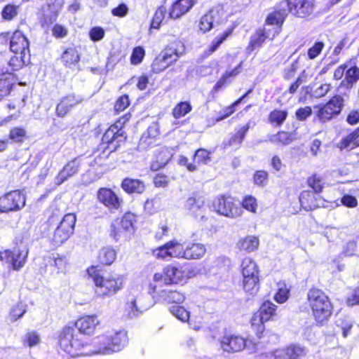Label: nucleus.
I'll return each mask as SVG.
<instances>
[{"label":"nucleus","instance_id":"nucleus-55","mask_svg":"<svg viewBox=\"0 0 359 359\" xmlns=\"http://www.w3.org/2000/svg\"><path fill=\"white\" fill-rule=\"evenodd\" d=\"M267 320H264L263 316L259 312L255 313L251 318V325L256 331L259 338L261 337L260 334H262L264 330V323Z\"/></svg>","mask_w":359,"mask_h":359},{"label":"nucleus","instance_id":"nucleus-8","mask_svg":"<svg viewBox=\"0 0 359 359\" xmlns=\"http://www.w3.org/2000/svg\"><path fill=\"white\" fill-rule=\"evenodd\" d=\"M123 139V131L121 129H118L117 125L111 126L103 135L102 143L97 151H93V154H95L97 152L102 150V153L99 154L98 156L102 158H107L109 153L116 149L117 143L122 142Z\"/></svg>","mask_w":359,"mask_h":359},{"label":"nucleus","instance_id":"nucleus-21","mask_svg":"<svg viewBox=\"0 0 359 359\" xmlns=\"http://www.w3.org/2000/svg\"><path fill=\"white\" fill-rule=\"evenodd\" d=\"M184 207L189 213L196 217L203 220L205 218V201L203 197L191 196L187 198Z\"/></svg>","mask_w":359,"mask_h":359},{"label":"nucleus","instance_id":"nucleus-47","mask_svg":"<svg viewBox=\"0 0 359 359\" xmlns=\"http://www.w3.org/2000/svg\"><path fill=\"white\" fill-rule=\"evenodd\" d=\"M277 306L270 301L264 302L259 308V313L263 316L264 320H269L276 316Z\"/></svg>","mask_w":359,"mask_h":359},{"label":"nucleus","instance_id":"nucleus-5","mask_svg":"<svg viewBox=\"0 0 359 359\" xmlns=\"http://www.w3.org/2000/svg\"><path fill=\"white\" fill-rule=\"evenodd\" d=\"M243 290L250 294H255L259 287V268L250 257H245L241 264Z\"/></svg>","mask_w":359,"mask_h":359},{"label":"nucleus","instance_id":"nucleus-12","mask_svg":"<svg viewBox=\"0 0 359 359\" xmlns=\"http://www.w3.org/2000/svg\"><path fill=\"white\" fill-rule=\"evenodd\" d=\"M28 257V250L13 248L0 251V262L5 261L13 271H20L25 265Z\"/></svg>","mask_w":359,"mask_h":359},{"label":"nucleus","instance_id":"nucleus-29","mask_svg":"<svg viewBox=\"0 0 359 359\" xmlns=\"http://www.w3.org/2000/svg\"><path fill=\"white\" fill-rule=\"evenodd\" d=\"M62 5L63 4L60 3L57 0L47 3L46 8L48 13H43L42 15V23L50 25L55 22L62 8Z\"/></svg>","mask_w":359,"mask_h":359},{"label":"nucleus","instance_id":"nucleus-46","mask_svg":"<svg viewBox=\"0 0 359 359\" xmlns=\"http://www.w3.org/2000/svg\"><path fill=\"white\" fill-rule=\"evenodd\" d=\"M168 11L167 8L163 6H159L153 17V19L151 20V28L154 29H158L160 27L161 24L164 21L169 20L170 18H168Z\"/></svg>","mask_w":359,"mask_h":359},{"label":"nucleus","instance_id":"nucleus-44","mask_svg":"<svg viewBox=\"0 0 359 359\" xmlns=\"http://www.w3.org/2000/svg\"><path fill=\"white\" fill-rule=\"evenodd\" d=\"M160 297L168 303H182L185 299L184 294L176 290H162Z\"/></svg>","mask_w":359,"mask_h":359},{"label":"nucleus","instance_id":"nucleus-25","mask_svg":"<svg viewBox=\"0 0 359 359\" xmlns=\"http://www.w3.org/2000/svg\"><path fill=\"white\" fill-rule=\"evenodd\" d=\"M109 336L110 346L113 353L122 350L128 343L127 332L123 329L114 330L108 334Z\"/></svg>","mask_w":359,"mask_h":359},{"label":"nucleus","instance_id":"nucleus-35","mask_svg":"<svg viewBox=\"0 0 359 359\" xmlns=\"http://www.w3.org/2000/svg\"><path fill=\"white\" fill-rule=\"evenodd\" d=\"M27 139V133L25 128L15 126L10 129L7 140L8 143L22 144Z\"/></svg>","mask_w":359,"mask_h":359},{"label":"nucleus","instance_id":"nucleus-56","mask_svg":"<svg viewBox=\"0 0 359 359\" xmlns=\"http://www.w3.org/2000/svg\"><path fill=\"white\" fill-rule=\"evenodd\" d=\"M289 294L290 290L286 285L284 283H279L278 284V291L274 296L275 300L279 304H283L287 300Z\"/></svg>","mask_w":359,"mask_h":359},{"label":"nucleus","instance_id":"nucleus-15","mask_svg":"<svg viewBox=\"0 0 359 359\" xmlns=\"http://www.w3.org/2000/svg\"><path fill=\"white\" fill-rule=\"evenodd\" d=\"M221 348L227 353H236L243 350L245 347L250 348L251 341H248L239 335L226 334L219 339Z\"/></svg>","mask_w":359,"mask_h":359},{"label":"nucleus","instance_id":"nucleus-54","mask_svg":"<svg viewBox=\"0 0 359 359\" xmlns=\"http://www.w3.org/2000/svg\"><path fill=\"white\" fill-rule=\"evenodd\" d=\"M170 246L172 257L185 259V247L178 241L174 240L167 243Z\"/></svg>","mask_w":359,"mask_h":359},{"label":"nucleus","instance_id":"nucleus-4","mask_svg":"<svg viewBox=\"0 0 359 359\" xmlns=\"http://www.w3.org/2000/svg\"><path fill=\"white\" fill-rule=\"evenodd\" d=\"M184 50L185 47L182 42L172 43L154 60L151 64L152 72L156 74L162 72L172 64H175L183 55Z\"/></svg>","mask_w":359,"mask_h":359},{"label":"nucleus","instance_id":"nucleus-31","mask_svg":"<svg viewBox=\"0 0 359 359\" xmlns=\"http://www.w3.org/2000/svg\"><path fill=\"white\" fill-rule=\"evenodd\" d=\"M121 187L125 192L129 194H141L145 190V185L143 181L129 177L123 180Z\"/></svg>","mask_w":359,"mask_h":359},{"label":"nucleus","instance_id":"nucleus-11","mask_svg":"<svg viewBox=\"0 0 359 359\" xmlns=\"http://www.w3.org/2000/svg\"><path fill=\"white\" fill-rule=\"evenodd\" d=\"M212 206L218 214L229 218H237L243 212L240 203L235 202L231 197H218L213 201Z\"/></svg>","mask_w":359,"mask_h":359},{"label":"nucleus","instance_id":"nucleus-19","mask_svg":"<svg viewBox=\"0 0 359 359\" xmlns=\"http://www.w3.org/2000/svg\"><path fill=\"white\" fill-rule=\"evenodd\" d=\"M10 50L15 54H27L29 56V41L20 30L14 31L10 37Z\"/></svg>","mask_w":359,"mask_h":359},{"label":"nucleus","instance_id":"nucleus-10","mask_svg":"<svg viewBox=\"0 0 359 359\" xmlns=\"http://www.w3.org/2000/svg\"><path fill=\"white\" fill-rule=\"evenodd\" d=\"M135 215L133 213H126L121 220H117L111 224V236L116 241L128 239L134 232Z\"/></svg>","mask_w":359,"mask_h":359},{"label":"nucleus","instance_id":"nucleus-3","mask_svg":"<svg viewBox=\"0 0 359 359\" xmlns=\"http://www.w3.org/2000/svg\"><path fill=\"white\" fill-rule=\"evenodd\" d=\"M94 283V292L97 297L111 296L123 287V278L118 275L100 272L91 273Z\"/></svg>","mask_w":359,"mask_h":359},{"label":"nucleus","instance_id":"nucleus-30","mask_svg":"<svg viewBox=\"0 0 359 359\" xmlns=\"http://www.w3.org/2000/svg\"><path fill=\"white\" fill-rule=\"evenodd\" d=\"M281 359H297L305 355L306 351L304 346L291 344L287 346L279 348Z\"/></svg>","mask_w":359,"mask_h":359},{"label":"nucleus","instance_id":"nucleus-41","mask_svg":"<svg viewBox=\"0 0 359 359\" xmlns=\"http://www.w3.org/2000/svg\"><path fill=\"white\" fill-rule=\"evenodd\" d=\"M116 252L111 247H104L101 248L97 254V260L104 265H110L116 259Z\"/></svg>","mask_w":359,"mask_h":359},{"label":"nucleus","instance_id":"nucleus-26","mask_svg":"<svg viewBox=\"0 0 359 359\" xmlns=\"http://www.w3.org/2000/svg\"><path fill=\"white\" fill-rule=\"evenodd\" d=\"M81 58V54L78 47L72 46L64 49L60 55V60L66 67L71 68L79 63Z\"/></svg>","mask_w":359,"mask_h":359},{"label":"nucleus","instance_id":"nucleus-40","mask_svg":"<svg viewBox=\"0 0 359 359\" xmlns=\"http://www.w3.org/2000/svg\"><path fill=\"white\" fill-rule=\"evenodd\" d=\"M72 234L73 233L67 231V229H63L57 226L50 238L51 245L55 248L59 247L65 243Z\"/></svg>","mask_w":359,"mask_h":359},{"label":"nucleus","instance_id":"nucleus-48","mask_svg":"<svg viewBox=\"0 0 359 359\" xmlns=\"http://www.w3.org/2000/svg\"><path fill=\"white\" fill-rule=\"evenodd\" d=\"M359 79V68L353 66L348 69L345 73V79L342 83L346 88H351Z\"/></svg>","mask_w":359,"mask_h":359},{"label":"nucleus","instance_id":"nucleus-64","mask_svg":"<svg viewBox=\"0 0 359 359\" xmlns=\"http://www.w3.org/2000/svg\"><path fill=\"white\" fill-rule=\"evenodd\" d=\"M346 303L348 306H359V287L347 295Z\"/></svg>","mask_w":359,"mask_h":359},{"label":"nucleus","instance_id":"nucleus-34","mask_svg":"<svg viewBox=\"0 0 359 359\" xmlns=\"http://www.w3.org/2000/svg\"><path fill=\"white\" fill-rule=\"evenodd\" d=\"M14 83L13 76L11 73L0 74V101L10 95Z\"/></svg>","mask_w":359,"mask_h":359},{"label":"nucleus","instance_id":"nucleus-43","mask_svg":"<svg viewBox=\"0 0 359 359\" xmlns=\"http://www.w3.org/2000/svg\"><path fill=\"white\" fill-rule=\"evenodd\" d=\"M252 92V89L248 90L245 94H244L238 100H236L233 102L230 106L225 107L220 111V116H218L215 121H212V125L215 123L219 122L220 121L224 120V118L231 116L235 111V107L238 106L245 97H246L250 93Z\"/></svg>","mask_w":359,"mask_h":359},{"label":"nucleus","instance_id":"nucleus-59","mask_svg":"<svg viewBox=\"0 0 359 359\" xmlns=\"http://www.w3.org/2000/svg\"><path fill=\"white\" fill-rule=\"evenodd\" d=\"M170 310L173 316L182 322H186L189 318V312L181 306L174 305L170 307Z\"/></svg>","mask_w":359,"mask_h":359},{"label":"nucleus","instance_id":"nucleus-51","mask_svg":"<svg viewBox=\"0 0 359 359\" xmlns=\"http://www.w3.org/2000/svg\"><path fill=\"white\" fill-rule=\"evenodd\" d=\"M19 6L14 4H8L1 10V18L6 21L13 20L18 14Z\"/></svg>","mask_w":359,"mask_h":359},{"label":"nucleus","instance_id":"nucleus-18","mask_svg":"<svg viewBox=\"0 0 359 359\" xmlns=\"http://www.w3.org/2000/svg\"><path fill=\"white\" fill-rule=\"evenodd\" d=\"M97 197L101 203L111 210H118L123 204V199L110 189L100 188Z\"/></svg>","mask_w":359,"mask_h":359},{"label":"nucleus","instance_id":"nucleus-36","mask_svg":"<svg viewBox=\"0 0 359 359\" xmlns=\"http://www.w3.org/2000/svg\"><path fill=\"white\" fill-rule=\"evenodd\" d=\"M259 238L255 236H247L241 238L237 243V247L240 250L247 252H252L256 250L259 246Z\"/></svg>","mask_w":359,"mask_h":359},{"label":"nucleus","instance_id":"nucleus-39","mask_svg":"<svg viewBox=\"0 0 359 359\" xmlns=\"http://www.w3.org/2000/svg\"><path fill=\"white\" fill-rule=\"evenodd\" d=\"M72 234L73 233L67 231V229H63L57 226L50 238L51 245L55 248L59 247L65 243Z\"/></svg>","mask_w":359,"mask_h":359},{"label":"nucleus","instance_id":"nucleus-23","mask_svg":"<svg viewBox=\"0 0 359 359\" xmlns=\"http://www.w3.org/2000/svg\"><path fill=\"white\" fill-rule=\"evenodd\" d=\"M81 100L73 94L62 97L56 105L55 114L58 117L65 116L74 107L81 102Z\"/></svg>","mask_w":359,"mask_h":359},{"label":"nucleus","instance_id":"nucleus-9","mask_svg":"<svg viewBox=\"0 0 359 359\" xmlns=\"http://www.w3.org/2000/svg\"><path fill=\"white\" fill-rule=\"evenodd\" d=\"M344 102L343 97L337 95L326 104L315 106L314 108L318 109L316 112V117L321 123H326L332 120L341 113Z\"/></svg>","mask_w":359,"mask_h":359},{"label":"nucleus","instance_id":"nucleus-38","mask_svg":"<svg viewBox=\"0 0 359 359\" xmlns=\"http://www.w3.org/2000/svg\"><path fill=\"white\" fill-rule=\"evenodd\" d=\"M250 121L247 123L245 126L238 128L236 132L231 135L229 138L227 144L231 147H240L243 140H244L246 133L250 128Z\"/></svg>","mask_w":359,"mask_h":359},{"label":"nucleus","instance_id":"nucleus-58","mask_svg":"<svg viewBox=\"0 0 359 359\" xmlns=\"http://www.w3.org/2000/svg\"><path fill=\"white\" fill-rule=\"evenodd\" d=\"M287 113L286 111L275 109L269 114V121L272 123L280 126L286 119Z\"/></svg>","mask_w":359,"mask_h":359},{"label":"nucleus","instance_id":"nucleus-62","mask_svg":"<svg viewBox=\"0 0 359 359\" xmlns=\"http://www.w3.org/2000/svg\"><path fill=\"white\" fill-rule=\"evenodd\" d=\"M40 341V337L36 331L28 332L23 339V344L29 347L37 345Z\"/></svg>","mask_w":359,"mask_h":359},{"label":"nucleus","instance_id":"nucleus-1","mask_svg":"<svg viewBox=\"0 0 359 359\" xmlns=\"http://www.w3.org/2000/svg\"><path fill=\"white\" fill-rule=\"evenodd\" d=\"M285 17L286 11L285 10L275 11L270 13L267 17V26L274 24L277 25V27L273 29V34H269L271 29L267 27H264L262 29L257 30L251 36L247 50L248 52H252L256 48L261 47L266 39L273 40L274 37L280 33L281 25Z\"/></svg>","mask_w":359,"mask_h":359},{"label":"nucleus","instance_id":"nucleus-33","mask_svg":"<svg viewBox=\"0 0 359 359\" xmlns=\"http://www.w3.org/2000/svg\"><path fill=\"white\" fill-rule=\"evenodd\" d=\"M205 252L206 248L202 243H189L185 245V259H199L205 255Z\"/></svg>","mask_w":359,"mask_h":359},{"label":"nucleus","instance_id":"nucleus-61","mask_svg":"<svg viewBox=\"0 0 359 359\" xmlns=\"http://www.w3.org/2000/svg\"><path fill=\"white\" fill-rule=\"evenodd\" d=\"M191 109V107L188 102H181L173 109L172 114L177 118H180L185 116Z\"/></svg>","mask_w":359,"mask_h":359},{"label":"nucleus","instance_id":"nucleus-45","mask_svg":"<svg viewBox=\"0 0 359 359\" xmlns=\"http://www.w3.org/2000/svg\"><path fill=\"white\" fill-rule=\"evenodd\" d=\"M341 148L352 149L359 145V128L347 135L341 141Z\"/></svg>","mask_w":359,"mask_h":359},{"label":"nucleus","instance_id":"nucleus-57","mask_svg":"<svg viewBox=\"0 0 359 359\" xmlns=\"http://www.w3.org/2000/svg\"><path fill=\"white\" fill-rule=\"evenodd\" d=\"M76 326L79 330V334L88 335L90 332V316L80 318L76 323Z\"/></svg>","mask_w":359,"mask_h":359},{"label":"nucleus","instance_id":"nucleus-60","mask_svg":"<svg viewBox=\"0 0 359 359\" xmlns=\"http://www.w3.org/2000/svg\"><path fill=\"white\" fill-rule=\"evenodd\" d=\"M257 207V199L252 196H246L242 201V209L245 208L251 212L256 213Z\"/></svg>","mask_w":359,"mask_h":359},{"label":"nucleus","instance_id":"nucleus-49","mask_svg":"<svg viewBox=\"0 0 359 359\" xmlns=\"http://www.w3.org/2000/svg\"><path fill=\"white\" fill-rule=\"evenodd\" d=\"M331 88L332 86L330 83L315 84L311 86L309 93L313 98H321L325 97Z\"/></svg>","mask_w":359,"mask_h":359},{"label":"nucleus","instance_id":"nucleus-27","mask_svg":"<svg viewBox=\"0 0 359 359\" xmlns=\"http://www.w3.org/2000/svg\"><path fill=\"white\" fill-rule=\"evenodd\" d=\"M79 171L78 163L75 161H70L67 162L62 169L59 171L55 177V184L57 186L62 184L69 178L74 176Z\"/></svg>","mask_w":359,"mask_h":359},{"label":"nucleus","instance_id":"nucleus-28","mask_svg":"<svg viewBox=\"0 0 359 359\" xmlns=\"http://www.w3.org/2000/svg\"><path fill=\"white\" fill-rule=\"evenodd\" d=\"M69 265L68 260L65 255H57L56 257H49L45 267L49 268L52 272L57 273H66Z\"/></svg>","mask_w":359,"mask_h":359},{"label":"nucleus","instance_id":"nucleus-63","mask_svg":"<svg viewBox=\"0 0 359 359\" xmlns=\"http://www.w3.org/2000/svg\"><path fill=\"white\" fill-rule=\"evenodd\" d=\"M325 47V44L322 41L316 42L308 50V57L310 60L316 58L322 52Z\"/></svg>","mask_w":359,"mask_h":359},{"label":"nucleus","instance_id":"nucleus-17","mask_svg":"<svg viewBox=\"0 0 359 359\" xmlns=\"http://www.w3.org/2000/svg\"><path fill=\"white\" fill-rule=\"evenodd\" d=\"M224 11L221 8H213L203 15L200 20L198 27L203 33L221 24L224 20Z\"/></svg>","mask_w":359,"mask_h":359},{"label":"nucleus","instance_id":"nucleus-52","mask_svg":"<svg viewBox=\"0 0 359 359\" xmlns=\"http://www.w3.org/2000/svg\"><path fill=\"white\" fill-rule=\"evenodd\" d=\"M269 140L276 144L287 145L292 142V137L290 133L281 131L270 135Z\"/></svg>","mask_w":359,"mask_h":359},{"label":"nucleus","instance_id":"nucleus-32","mask_svg":"<svg viewBox=\"0 0 359 359\" xmlns=\"http://www.w3.org/2000/svg\"><path fill=\"white\" fill-rule=\"evenodd\" d=\"M159 135V129L156 124L150 126L147 131L143 133L140 140V147L146 149L156 144V137Z\"/></svg>","mask_w":359,"mask_h":359},{"label":"nucleus","instance_id":"nucleus-22","mask_svg":"<svg viewBox=\"0 0 359 359\" xmlns=\"http://www.w3.org/2000/svg\"><path fill=\"white\" fill-rule=\"evenodd\" d=\"M147 308L140 303V296L128 295L125 304L124 313L128 318L139 316Z\"/></svg>","mask_w":359,"mask_h":359},{"label":"nucleus","instance_id":"nucleus-53","mask_svg":"<svg viewBox=\"0 0 359 359\" xmlns=\"http://www.w3.org/2000/svg\"><path fill=\"white\" fill-rule=\"evenodd\" d=\"M242 66V62H241L237 67H236L231 71H226L225 74L222 75V76L219 79V81L216 83L215 86V89L218 90L222 88L225 83L227 82V80L231 77H234L238 75L241 72V68Z\"/></svg>","mask_w":359,"mask_h":359},{"label":"nucleus","instance_id":"nucleus-37","mask_svg":"<svg viewBox=\"0 0 359 359\" xmlns=\"http://www.w3.org/2000/svg\"><path fill=\"white\" fill-rule=\"evenodd\" d=\"M171 154L167 148H160L158 149V153L156 155V160L151 165V168L153 170H157L159 168L164 167L170 161Z\"/></svg>","mask_w":359,"mask_h":359},{"label":"nucleus","instance_id":"nucleus-20","mask_svg":"<svg viewBox=\"0 0 359 359\" xmlns=\"http://www.w3.org/2000/svg\"><path fill=\"white\" fill-rule=\"evenodd\" d=\"M91 338V354L110 355L113 353L109 336L104 332Z\"/></svg>","mask_w":359,"mask_h":359},{"label":"nucleus","instance_id":"nucleus-13","mask_svg":"<svg viewBox=\"0 0 359 359\" xmlns=\"http://www.w3.org/2000/svg\"><path fill=\"white\" fill-rule=\"evenodd\" d=\"M187 278V273L181 266L169 265L166 266L162 273H156L153 280L158 285L162 284L170 285L179 283Z\"/></svg>","mask_w":359,"mask_h":359},{"label":"nucleus","instance_id":"nucleus-50","mask_svg":"<svg viewBox=\"0 0 359 359\" xmlns=\"http://www.w3.org/2000/svg\"><path fill=\"white\" fill-rule=\"evenodd\" d=\"M27 54H15L8 61V66L12 71H18L26 65V56Z\"/></svg>","mask_w":359,"mask_h":359},{"label":"nucleus","instance_id":"nucleus-6","mask_svg":"<svg viewBox=\"0 0 359 359\" xmlns=\"http://www.w3.org/2000/svg\"><path fill=\"white\" fill-rule=\"evenodd\" d=\"M57 340L60 347L72 355H78L77 351L87 344L82 337L74 334V328L70 326H65L59 332Z\"/></svg>","mask_w":359,"mask_h":359},{"label":"nucleus","instance_id":"nucleus-14","mask_svg":"<svg viewBox=\"0 0 359 359\" xmlns=\"http://www.w3.org/2000/svg\"><path fill=\"white\" fill-rule=\"evenodd\" d=\"M280 8L278 11L285 10L286 15L290 12L294 15L298 17H305L311 14L313 9V0H287L280 4Z\"/></svg>","mask_w":359,"mask_h":359},{"label":"nucleus","instance_id":"nucleus-24","mask_svg":"<svg viewBox=\"0 0 359 359\" xmlns=\"http://www.w3.org/2000/svg\"><path fill=\"white\" fill-rule=\"evenodd\" d=\"M197 0H177L171 6L168 18L178 19L188 13Z\"/></svg>","mask_w":359,"mask_h":359},{"label":"nucleus","instance_id":"nucleus-2","mask_svg":"<svg viewBox=\"0 0 359 359\" xmlns=\"http://www.w3.org/2000/svg\"><path fill=\"white\" fill-rule=\"evenodd\" d=\"M309 306L317 323L323 324L332 314V305L321 290L313 288L307 294Z\"/></svg>","mask_w":359,"mask_h":359},{"label":"nucleus","instance_id":"nucleus-42","mask_svg":"<svg viewBox=\"0 0 359 359\" xmlns=\"http://www.w3.org/2000/svg\"><path fill=\"white\" fill-rule=\"evenodd\" d=\"M299 202L302 207L306 210H311L318 207L316 202L315 195L310 191H304L300 194Z\"/></svg>","mask_w":359,"mask_h":359},{"label":"nucleus","instance_id":"nucleus-7","mask_svg":"<svg viewBox=\"0 0 359 359\" xmlns=\"http://www.w3.org/2000/svg\"><path fill=\"white\" fill-rule=\"evenodd\" d=\"M26 195L22 190L14 189L0 196V213L18 212L26 205Z\"/></svg>","mask_w":359,"mask_h":359},{"label":"nucleus","instance_id":"nucleus-16","mask_svg":"<svg viewBox=\"0 0 359 359\" xmlns=\"http://www.w3.org/2000/svg\"><path fill=\"white\" fill-rule=\"evenodd\" d=\"M76 222V217L74 213H67L62 219L60 215L53 212L46 221V225L48 229L54 228L55 226L74 233V227Z\"/></svg>","mask_w":359,"mask_h":359}]
</instances>
